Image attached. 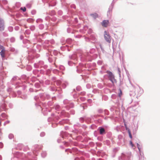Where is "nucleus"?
Returning <instances> with one entry per match:
<instances>
[{
  "instance_id": "nucleus-7",
  "label": "nucleus",
  "mask_w": 160,
  "mask_h": 160,
  "mask_svg": "<svg viewBox=\"0 0 160 160\" xmlns=\"http://www.w3.org/2000/svg\"><path fill=\"white\" fill-rule=\"evenodd\" d=\"M105 132V130L103 128H101L100 130V133L102 134Z\"/></svg>"
},
{
  "instance_id": "nucleus-4",
  "label": "nucleus",
  "mask_w": 160,
  "mask_h": 160,
  "mask_svg": "<svg viewBox=\"0 0 160 160\" xmlns=\"http://www.w3.org/2000/svg\"><path fill=\"white\" fill-rule=\"evenodd\" d=\"M109 24V22L108 20H104L102 22V26L105 27H107Z\"/></svg>"
},
{
  "instance_id": "nucleus-12",
  "label": "nucleus",
  "mask_w": 160,
  "mask_h": 160,
  "mask_svg": "<svg viewBox=\"0 0 160 160\" xmlns=\"http://www.w3.org/2000/svg\"><path fill=\"white\" fill-rule=\"evenodd\" d=\"M2 124V122L1 120H0V127L1 126Z\"/></svg>"
},
{
  "instance_id": "nucleus-10",
  "label": "nucleus",
  "mask_w": 160,
  "mask_h": 160,
  "mask_svg": "<svg viewBox=\"0 0 160 160\" xmlns=\"http://www.w3.org/2000/svg\"><path fill=\"white\" fill-rule=\"evenodd\" d=\"M119 91H120V92L119 94V97H121V95H122V91L121 89L119 90Z\"/></svg>"
},
{
  "instance_id": "nucleus-3",
  "label": "nucleus",
  "mask_w": 160,
  "mask_h": 160,
  "mask_svg": "<svg viewBox=\"0 0 160 160\" xmlns=\"http://www.w3.org/2000/svg\"><path fill=\"white\" fill-rule=\"evenodd\" d=\"M0 49L2 50L0 52V54L2 58H4L5 57V50L4 47L2 46H0Z\"/></svg>"
},
{
  "instance_id": "nucleus-1",
  "label": "nucleus",
  "mask_w": 160,
  "mask_h": 160,
  "mask_svg": "<svg viewBox=\"0 0 160 160\" xmlns=\"http://www.w3.org/2000/svg\"><path fill=\"white\" fill-rule=\"evenodd\" d=\"M104 37L105 40L108 42L110 43L111 41V37L108 32L105 31L104 32Z\"/></svg>"
},
{
  "instance_id": "nucleus-8",
  "label": "nucleus",
  "mask_w": 160,
  "mask_h": 160,
  "mask_svg": "<svg viewBox=\"0 0 160 160\" xmlns=\"http://www.w3.org/2000/svg\"><path fill=\"white\" fill-rule=\"evenodd\" d=\"M128 132L129 135V136L130 138H132V135H131V132H130V131L129 130H128Z\"/></svg>"
},
{
  "instance_id": "nucleus-2",
  "label": "nucleus",
  "mask_w": 160,
  "mask_h": 160,
  "mask_svg": "<svg viewBox=\"0 0 160 160\" xmlns=\"http://www.w3.org/2000/svg\"><path fill=\"white\" fill-rule=\"evenodd\" d=\"M108 74L110 78V80L112 81V82L113 83L116 82V80L114 79V76H113L112 72H109L108 73Z\"/></svg>"
},
{
  "instance_id": "nucleus-6",
  "label": "nucleus",
  "mask_w": 160,
  "mask_h": 160,
  "mask_svg": "<svg viewBox=\"0 0 160 160\" xmlns=\"http://www.w3.org/2000/svg\"><path fill=\"white\" fill-rule=\"evenodd\" d=\"M91 16H92L94 18H96L98 17V14L96 13H95L93 14H91Z\"/></svg>"
},
{
  "instance_id": "nucleus-5",
  "label": "nucleus",
  "mask_w": 160,
  "mask_h": 160,
  "mask_svg": "<svg viewBox=\"0 0 160 160\" xmlns=\"http://www.w3.org/2000/svg\"><path fill=\"white\" fill-rule=\"evenodd\" d=\"M4 29L3 22L2 20L0 19V31H3L4 30Z\"/></svg>"
},
{
  "instance_id": "nucleus-9",
  "label": "nucleus",
  "mask_w": 160,
  "mask_h": 160,
  "mask_svg": "<svg viewBox=\"0 0 160 160\" xmlns=\"http://www.w3.org/2000/svg\"><path fill=\"white\" fill-rule=\"evenodd\" d=\"M21 10H22L23 12L26 11V8H25V7L21 8Z\"/></svg>"
},
{
  "instance_id": "nucleus-11",
  "label": "nucleus",
  "mask_w": 160,
  "mask_h": 160,
  "mask_svg": "<svg viewBox=\"0 0 160 160\" xmlns=\"http://www.w3.org/2000/svg\"><path fill=\"white\" fill-rule=\"evenodd\" d=\"M130 145H131L132 147H133L134 146V144L132 143V141H130Z\"/></svg>"
}]
</instances>
